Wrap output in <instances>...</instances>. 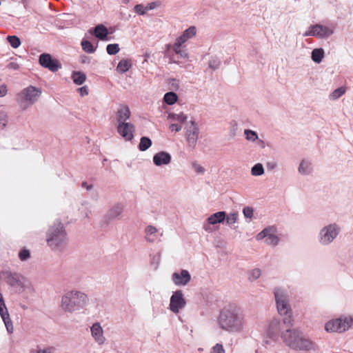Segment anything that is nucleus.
Segmentation results:
<instances>
[{"instance_id": "nucleus-1", "label": "nucleus", "mask_w": 353, "mask_h": 353, "mask_svg": "<svg viewBox=\"0 0 353 353\" xmlns=\"http://www.w3.org/2000/svg\"><path fill=\"white\" fill-rule=\"evenodd\" d=\"M219 329L230 334H241L247 331L248 319L244 308L230 303L220 310L216 318Z\"/></svg>"}, {"instance_id": "nucleus-2", "label": "nucleus", "mask_w": 353, "mask_h": 353, "mask_svg": "<svg viewBox=\"0 0 353 353\" xmlns=\"http://www.w3.org/2000/svg\"><path fill=\"white\" fill-rule=\"evenodd\" d=\"M287 327L285 330L281 332L280 336L283 343L290 349L300 352L316 350V343L305 337L298 329Z\"/></svg>"}, {"instance_id": "nucleus-3", "label": "nucleus", "mask_w": 353, "mask_h": 353, "mask_svg": "<svg viewBox=\"0 0 353 353\" xmlns=\"http://www.w3.org/2000/svg\"><path fill=\"white\" fill-rule=\"evenodd\" d=\"M273 294L277 312L283 317V323L286 327H292L294 320L289 291L284 287L276 286L273 290Z\"/></svg>"}, {"instance_id": "nucleus-4", "label": "nucleus", "mask_w": 353, "mask_h": 353, "mask_svg": "<svg viewBox=\"0 0 353 353\" xmlns=\"http://www.w3.org/2000/svg\"><path fill=\"white\" fill-rule=\"evenodd\" d=\"M46 243L53 251L63 252L68 245V237L63 224L56 221L46 232Z\"/></svg>"}, {"instance_id": "nucleus-5", "label": "nucleus", "mask_w": 353, "mask_h": 353, "mask_svg": "<svg viewBox=\"0 0 353 353\" xmlns=\"http://www.w3.org/2000/svg\"><path fill=\"white\" fill-rule=\"evenodd\" d=\"M89 302L87 294L81 291L72 290L65 292L61 301V307L65 312L73 313L84 308Z\"/></svg>"}, {"instance_id": "nucleus-6", "label": "nucleus", "mask_w": 353, "mask_h": 353, "mask_svg": "<svg viewBox=\"0 0 353 353\" xmlns=\"http://www.w3.org/2000/svg\"><path fill=\"white\" fill-rule=\"evenodd\" d=\"M41 89L29 85L22 89L16 97L17 103L22 111H26L35 104L41 97Z\"/></svg>"}, {"instance_id": "nucleus-7", "label": "nucleus", "mask_w": 353, "mask_h": 353, "mask_svg": "<svg viewBox=\"0 0 353 353\" xmlns=\"http://www.w3.org/2000/svg\"><path fill=\"white\" fill-rule=\"evenodd\" d=\"M341 232V226L337 223H330L319 230L317 241L323 247L329 246L338 238Z\"/></svg>"}, {"instance_id": "nucleus-8", "label": "nucleus", "mask_w": 353, "mask_h": 353, "mask_svg": "<svg viewBox=\"0 0 353 353\" xmlns=\"http://www.w3.org/2000/svg\"><path fill=\"white\" fill-rule=\"evenodd\" d=\"M353 325V315L343 314L339 317L331 319L325 324L327 332L344 333L352 328Z\"/></svg>"}, {"instance_id": "nucleus-9", "label": "nucleus", "mask_w": 353, "mask_h": 353, "mask_svg": "<svg viewBox=\"0 0 353 353\" xmlns=\"http://www.w3.org/2000/svg\"><path fill=\"white\" fill-rule=\"evenodd\" d=\"M6 280L7 283L19 294L24 292L27 289H32L30 281L17 274L7 273Z\"/></svg>"}, {"instance_id": "nucleus-10", "label": "nucleus", "mask_w": 353, "mask_h": 353, "mask_svg": "<svg viewBox=\"0 0 353 353\" xmlns=\"http://www.w3.org/2000/svg\"><path fill=\"white\" fill-rule=\"evenodd\" d=\"M256 239L257 241H263L265 244L272 247H276L280 241L277 228L274 225L265 228L256 235Z\"/></svg>"}, {"instance_id": "nucleus-11", "label": "nucleus", "mask_w": 353, "mask_h": 353, "mask_svg": "<svg viewBox=\"0 0 353 353\" xmlns=\"http://www.w3.org/2000/svg\"><path fill=\"white\" fill-rule=\"evenodd\" d=\"M334 34V29L332 27L321 24L310 26L303 34V37H315L319 39H327Z\"/></svg>"}, {"instance_id": "nucleus-12", "label": "nucleus", "mask_w": 353, "mask_h": 353, "mask_svg": "<svg viewBox=\"0 0 353 353\" xmlns=\"http://www.w3.org/2000/svg\"><path fill=\"white\" fill-rule=\"evenodd\" d=\"M186 305L183 292L180 290L173 292L170 299L169 310L174 314H178Z\"/></svg>"}, {"instance_id": "nucleus-13", "label": "nucleus", "mask_w": 353, "mask_h": 353, "mask_svg": "<svg viewBox=\"0 0 353 353\" xmlns=\"http://www.w3.org/2000/svg\"><path fill=\"white\" fill-rule=\"evenodd\" d=\"M163 231L152 225H147L144 229V239L149 243L161 241Z\"/></svg>"}, {"instance_id": "nucleus-14", "label": "nucleus", "mask_w": 353, "mask_h": 353, "mask_svg": "<svg viewBox=\"0 0 353 353\" xmlns=\"http://www.w3.org/2000/svg\"><path fill=\"white\" fill-rule=\"evenodd\" d=\"M39 63L45 68L52 72H56L61 68V65L57 59H54L49 54H41L39 57Z\"/></svg>"}, {"instance_id": "nucleus-15", "label": "nucleus", "mask_w": 353, "mask_h": 353, "mask_svg": "<svg viewBox=\"0 0 353 353\" xmlns=\"http://www.w3.org/2000/svg\"><path fill=\"white\" fill-rule=\"evenodd\" d=\"M117 130L119 134L125 141H130L133 139L135 127L132 123L130 122L119 123L117 125Z\"/></svg>"}, {"instance_id": "nucleus-16", "label": "nucleus", "mask_w": 353, "mask_h": 353, "mask_svg": "<svg viewBox=\"0 0 353 353\" xmlns=\"http://www.w3.org/2000/svg\"><path fill=\"white\" fill-rule=\"evenodd\" d=\"M0 316L5 324L8 332L10 334L12 333L14 331L12 322L10 319V315L1 293H0Z\"/></svg>"}, {"instance_id": "nucleus-17", "label": "nucleus", "mask_w": 353, "mask_h": 353, "mask_svg": "<svg viewBox=\"0 0 353 353\" xmlns=\"http://www.w3.org/2000/svg\"><path fill=\"white\" fill-rule=\"evenodd\" d=\"M171 280L176 286H185L191 280V275L186 270L175 272L172 274Z\"/></svg>"}, {"instance_id": "nucleus-18", "label": "nucleus", "mask_w": 353, "mask_h": 353, "mask_svg": "<svg viewBox=\"0 0 353 353\" xmlns=\"http://www.w3.org/2000/svg\"><path fill=\"white\" fill-rule=\"evenodd\" d=\"M281 320L279 318L272 319L267 325L265 336L272 340L276 339L281 331Z\"/></svg>"}, {"instance_id": "nucleus-19", "label": "nucleus", "mask_w": 353, "mask_h": 353, "mask_svg": "<svg viewBox=\"0 0 353 353\" xmlns=\"http://www.w3.org/2000/svg\"><path fill=\"white\" fill-rule=\"evenodd\" d=\"M90 333L94 342L99 345H102L105 343L106 339L100 323L96 322L92 325L90 327Z\"/></svg>"}, {"instance_id": "nucleus-20", "label": "nucleus", "mask_w": 353, "mask_h": 353, "mask_svg": "<svg viewBox=\"0 0 353 353\" xmlns=\"http://www.w3.org/2000/svg\"><path fill=\"white\" fill-rule=\"evenodd\" d=\"M313 170L314 167L311 159L306 158L301 161L298 167V172L301 175L309 176L312 174Z\"/></svg>"}, {"instance_id": "nucleus-21", "label": "nucleus", "mask_w": 353, "mask_h": 353, "mask_svg": "<svg viewBox=\"0 0 353 353\" xmlns=\"http://www.w3.org/2000/svg\"><path fill=\"white\" fill-rule=\"evenodd\" d=\"M171 155L166 152H159L153 157V162L157 166L168 165L171 161Z\"/></svg>"}, {"instance_id": "nucleus-22", "label": "nucleus", "mask_w": 353, "mask_h": 353, "mask_svg": "<svg viewBox=\"0 0 353 353\" xmlns=\"http://www.w3.org/2000/svg\"><path fill=\"white\" fill-rule=\"evenodd\" d=\"M199 131L194 121H191V125L187 130V139L190 146H194L198 139Z\"/></svg>"}, {"instance_id": "nucleus-23", "label": "nucleus", "mask_w": 353, "mask_h": 353, "mask_svg": "<svg viewBox=\"0 0 353 353\" xmlns=\"http://www.w3.org/2000/svg\"><path fill=\"white\" fill-rule=\"evenodd\" d=\"M89 32L94 34V36L100 40H108V35L109 34L108 28L103 24H99L94 28L90 29Z\"/></svg>"}, {"instance_id": "nucleus-24", "label": "nucleus", "mask_w": 353, "mask_h": 353, "mask_svg": "<svg viewBox=\"0 0 353 353\" xmlns=\"http://www.w3.org/2000/svg\"><path fill=\"white\" fill-rule=\"evenodd\" d=\"M123 211V205L121 203H117L114 205L107 212L105 218L108 221H112L117 219L121 215Z\"/></svg>"}, {"instance_id": "nucleus-25", "label": "nucleus", "mask_w": 353, "mask_h": 353, "mask_svg": "<svg viewBox=\"0 0 353 353\" xmlns=\"http://www.w3.org/2000/svg\"><path fill=\"white\" fill-rule=\"evenodd\" d=\"M131 113L128 106L125 105H121L117 112V119L118 124L119 123H128L130 117Z\"/></svg>"}, {"instance_id": "nucleus-26", "label": "nucleus", "mask_w": 353, "mask_h": 353, "mask_svg": "<svg viewBox=\"0 0 353 353\" xmlns=\"http://www.w3.org/2000/svg\"><path fill=\"white\" fill-rule=\"evenodd\" d=\"M196 34V28L195 26H190L185 30L182 34L177 37L176 39L184 44L189 39H192Z\"/></svg>"}, {"instance_id": "nucleus-27", "label": "nucleus", "mask_w": 353, "mask_h": 353, "mask_svg": "<svg viewBox=\"0 0 353 353\" xmlns=\"http://www.w3.org/2000/svg\"><path fill=\"white\" fill-rule=\"evenodd\" d=\"M225 219V212L223 211H219L216 213L211 214L208 218V222L210 225H215L216 223H222Z\"/></svg>"}, {"instance_id": "nucleus-28", "label": "nucleus", "mask_w": 353, "mask_h": 353, "mask_svg": "<svg viewBox=\"0 0 353 353\" xmlns=\"http://www.w3.org/2000/svg\"><path fill=\"white\" fill-rule=\"evenodd\" d=\"M183 44L176 39L172 46V50L175 54L179 55L180 57L186 59L188 57V53L187 50L183 47Z\"/></svg>"}, {"instance_id": "nucleus-29", "label": "nucleus", "mask_w": 353, "mask_h": 353, "mask_svg": "<svg viewBox=\"0 0 353 353\" xmlns=\"http://www.w3.org/2000/svg\"><path fill=\"white\" fill-rule=\"evenodd\" d=\"M325 57V50L321 48H314L311 52V59L316 63H320Z\"/></svg>"}, {"instance_id": "nucleus-30", "label": "nucleus", "mask_w": 353, "mask_h": 353, "mask_svg": "<svg viewBox=\"0 0 353 353\" xmlns=\"http://www.w3.org/2000/svg\"><path fill=\"white\" fill-rule=\"evenodd\" d=\"M80 214L83 217H88L91 214L90 203L88 201H83L81 206L78 209Z\"/></svg>"}, {"instance_id": "nucleus-31", "label": "nucleus", "mask_w": 353, "mask_h": 353, "mask_svg": "<svg viewBox=\"0 0 353 353\" xmlns=\"http://www.w3.org/2000/svg\"><path fill=\"white\" fill-rule=\"evenodd\" d=\"M72 79L77 85H82L86 79V76L84 73L79 71H74L72 74Z\"/></svg>"}, {"instance_id": "nucleus-32", "label": "nucleus", "mask_w": 353, "mask_h": 353, "mask_svg": "<svg viewBox=\"0 0 353 353\" xmlns=\"http://www.w3.org/2000/svg\"><path fill=\"white\" fill-rule=\"evenodd\" d=\"M152 145V141L147 137H142L139 144V149L141 151L147 150Z\"/></svg>"}, {"instance_id": "nucleus-33", "label": "nucleus", "mask_w": 353, "mask_h": 353, "mask_svg": "<svg viewBox=\"0 0 353 353\" xmlns=\"http://www.w3.org/2000/svg\"><path fill=\"white\" fill-rule=\"evenodd\" d=\"M131 67V63L129 60L127 59H123L119 61L118 63V65L117 67V69L119 72L121 73H124L127 72Z\"/></svg>"}, {"instance_id": "nucleus-34", "label": "nucleus", "mask_w": 353, "mask_h": 353, "mask_svg": "<svg viewBox=\"0 0 353 353\" xmlns=\"http://www.w3.org/2000/svg\"><path fill=\"white\" fill-rule=\"evenodd\" d=\"M261 275V270L259 268L252 269L248 272V279L250 281L257 280Z\"/></svg>"}, {"instance_id": "nucleus-35", "label": "nucleus", "mask_w": 353, "mask_h": 353, "mask_svg": "<svg viewBox=\"0 0 353 353\" xmlns=\"http://www.w3.org/2000/svg\"><path fill=\"white\" fill-rule=\"evenodd\" d=\"M178 97L173 92H167L163 97L164 101L168 105H173L177 101Z\"/></svg>"}, {"instance_id": "nucleus-36", "label": "nucleus", "mask_w": 353, "mask_h": 353, "mask_svg": "<svg viewBox=\"0 0 353 353\" xmlns=\"http://www.w3.org/2000/svg\"><path fill=\"white\" fill-rule=\"evenodd\" d=\"M82 49L88 53H93L96 50V48L93 46L92 43L86 39H83L81 41Z\"/></svg>"}, {"instance_id": "nucleus-37", "label": "nucleus", "mask_w": 353, "mask_h": 353, "mask_svg": "<svg viewBox=\"0 0 353 353\" xmlns=\"http://www.w3.org/2000/svg\"><path fill=\"white\" fill-rule=\"evenodd\" d=\"M244 134L245 136V139L251 142H254L259 139L257 133L252 130L245 129L244 130Z\"/></svg>"}, {"instance_id": "nucleus-38", "label": "nucleus", "mask_w": 353, "mask_h": 353, "mask_svg": "<svg viewBox=\"0 0 353 353\" xmlns=\"http://www.w3.org/2000/svg\"><path fill=\"white\" fill-rule=\"evenodd\" d=\"M345 92V88L343 87H340L335 89L330 94V99L336 100L343 96Z\"/></svg>"}, {"instance_id": "nucleus-39", "label": "nucleus", "mask_w": 353, "mask_h": 353, "mask_svg": "<svg viewBox=\"0 0 353 353\" xmlns=\"http://www.w3.org/2000/svg\"><path fill=\"white\" fill-rule=\"evenodd\" d=\"M7 41L13 48H17L21 46L20 39L15 35L8 36Z\"/></svg>"}, {"instance_id": "nucleus-40", "label": "nucleus", "mask_w": 353, "mask_h": 353, "mask_svg": "<svg viewBox=\"0 0 353 353\" xmlns=\"http://www.w3.org/2000/svg\"><path fill=\"white\" fill-rule=\"evenodd\" d=\"M264 173V168L261 163L255 164L251 169V174L253 176H261Z\"/></svg>"}, {"instance_id": "nucleus-41", "label": "nucleus", "mask_w": 353, "mask_h": 353, "mask_svg": "<svg viewBox=\"0 0 353 353\" xmlns=\"http://www.w3.org/2000/svg\"><path fill=\"white\" fill-rule=\"evenodd\" d=\"M168 118L172 121L183 123L186 121L187 116L185 114H184L183 113L170 114L168 116Z\"/></svg>"}, {"instance_id": "nucleus-42", "label": "nucleus", "mask_w": 353, "mask_h": 353, "mask_svg": "<svg viewBox=\"0 0 353 353\" xmlns=\"http://www.w3.org/2000/svg\"><path fill=\"white\" fill-rule=\"evenodd\" d=\"M120 48L117 43L108 44L106 47V50L108 54L114 55L119 52Z\"/></svg>"}, {"instance_id": "nucleus-43", "label": "nucleus", "mask_w": 353, "mask_h": 353, "mask_svg": "<svg viewBox=\"0 0 353 353\" xmlns=\"http://www.w3.org/2000/svg\"><path fill=\"white\" fill-rule=\"evenodd\" d=\"M239 214L237 212L230 213L227 216L225 215V220L227 224L229 225L234 224L238 220Z\"/></svg>"}, {"instance_id": "nucleus-44", "label": "nucleus", "mask_w": 353, "mask_h": 353, "mask_svg": "<svg viewBox=\"0 0 353 353\" xmlns=\"http://www.w3.org/2000/svg\"><path fill=\"white\" fill-rule=\"evenodd\" d=\"M18 256L21 261H26L30 258V252L26 248H23L19 251Z\"/></svg>"}, {"instance_id": "nucleus-45", "label": "nucleus", "mask_w": 353, "mask_h": 353, "mask_svg": "<svg viewBox=\"0 0 353 353\" xmlns=\"http://www.w3.org/2000/svg\"><path fill=\"white\" fill-rule=\"evenodd\" d=\"M8 122L7 112L3 110H0V128L6 127Z\"/></svg>"}, {"instance_id": "nucleus-46", "label": "nucleus", "mask_w": 353, "mask_h": 353, "mask_svg": "<svg viewBox=\"0 0 353 353\" xmlns=\"http://www.w3.org/2000/svg\"><path fill=\"white\" fill-rule=\"evenodd\" d=\"M57 349L54 346H46L43 347H39L36 353H56Z\"/></svg>"}, {"instance_id": "nucleus-47", "label": "nucleus", "mask_w": 353, "mask_h": 353, "mask_svg": "<svg viewBox=\"0 0 353 353\" xmlns=\"http://www.w3.org/2000/svg\"><path fill=\"white\" fill-rule=\"evenodd\" d=\"M243 214L245 218L251 219L253 217L254 210L252 207L246 206L243 209Z\"/></svg>"}, {"instance_id": "nucleus-48", "label": "nucleus", "mask_w": 353, "mask_h": 353, "mask_svg": "<svg viewBox=\"0 0 353 353\" xmlns=\"http://www.w3.org/2000/svg\"><path fill=\"white\" fill-rule=\"evenodd\" d=\"M220 64V61L216 57H212L209 61V67L213 70H216L219 68Z\"/></svg>"}, {"instance_id": "nucleus-49", "label": "nucleus", "mask_w": 353, "mask_h": 353, "mask_svg": "<svg viewBox=\"0 0 353 353\" xmlns=\"http://www.w3.org/2000/svg\"><path fill=\"white\" fill-rule=\"evenodd\" d=\"M192 165L196 173L198 174H204L205 170L200 164L197 163L196 162H193Z\"/></svg>"}, {"instance_id": "nucleus-50", "label": "nucleus", "mask_w": 353, "mask_h": 353, "mask_svg": "<svg viewBox=\"0 0 353 353\" xmlns=\"http://www.w3.org/2000/svg\"><path fill=\"white\" fill-rule=\"evenodd\" d=\"M225 351L222 344L216 343L212 348L211 353H225Z\"/></svg>"}, {"instance_id": "nucleus-51", "label": "nucleus", "mask_w": 353, "mask_h": 353, "mask_svg": "<svg viewBox=\"0 0 353 353\" xmlns=\"http://www.w3.org/2000/svg\"><path fill=\"white\" fill-rule=\"evenodd\" d=\"M134 10L139 15H144L147 8H145L141 4H137L134 6Z\"/></svg>"}, {"instance_id": "nucleus-52", "label": "nucleus", "mask_w": 353, "mask_h": 353, "mask_svg": "<svg viewBox=\"0 0 353 353\" xmlns=\"http://www.w3.org/2000/svg\"><path fill=\"white\" fill-rule=\"evenodd\" d=\"M77 90L79 92L80 95L81 97L85 96L88 94V88L87 85H84L81 88H79L77 89Z\"/></svg>"}, {"instance_id": "nucleus-53", "label": "nucleus", "mask_w": 353, "mask_h": 353, "mask_svg": "<svg viewBox=\"0 0 353 353\" xmlns=\"http://www.w3.org/2000/svg\"><path fill=\"white\" fill-rule=\"evenodd\" d=\"M7 68L10 70H17L19 68V65L17 62L12 61L7 65Z\"/></svg>"}, {"instance_id": "nucleus-54", "label": "nucleus", "mask_w": 353, "mask_h": 353, "mask_svg": "<svg viewBox=\"0 0 353 353\" xmlns=\"http://www.w3.org/2000/svg\"><path fill=\"white\" fill-rule=\"evenodd\" d=\"M7 86L5 84L0 85V97H3L7 94Z\"/></svg>"}, {"instance_id": "nucleus-55", "label": "nucleus", "mask_w": 353, "mask_h": 353, "mask_svg": "<svg viewBox=\"0 0 353 353\" xmlns=\"http://www.w3.org/2000/svg\"><path fill=\"white\" fill-rule=\"evenodd\" d=\"M170 128L172 131L179 132L182 127L181 125L176 123H172L170 125Z\"/></svg>"}, {"instance_id": "nucleus-56", "label": "nucleus", "mask_w": 353, "mask_h": 353, "mask_svg": "<svg viewBox=\"0 0 353 353\" xmlns=\"http://www.w3.org/2000/svg\"><path fill=\"white\" fill-rule=\"evenodd\" d=\"M81 187L83 188H85L88 191H90V190H91L92 189L93 185H92V184H90V183H87V182H83L81 183Z\"/></svg>"}, {"instance_id": "nucleus-57", "label": "nucleus", "mask_w": 353, "mask_h": 353, "mask_svg": "<svg viewBox=\"0 0 353 353\" xmlns=\"http://www.w3.org/2000/svg\"><path fill=\"white\" fill-rule=\"evenodd\" d=\"M276 166L277 164L275 161H270L267 163V168L270 170L275 169Z\"/></svg>"}, {"instance_id": "nucleus-58", "label": "nucleus", "mask_w": 353, "mask_h": 353, "mask_svg": "<svg viewBox=\"0 0 353 353\" xmlns=\"http://www.w3.org/2000/svg\"><path fill=\"white\" fill-rule=\"evenodd\" d=\"M130 17H131V16H130V14H129L128 16L122 17V19L124 20H129Z\"/></svg>"}, {"instance_id": "nucleus-59", "label": "nucleus", "mask_w": 353, "mask_h": 353, "mask_svg": "<svg viewBox=\"0 0 353 353\" xmlns=\"http://www.w3.org/2000/svg\"><path fill=\"white\" fill-rule=\"evenodd\" d=\"M121 14L122 15V17H126V16H125V14H123V13H122V12H121Z\"/></svg>"}, {"instance_id": "nucleus-60", "label": "nucleus", "mask_w": 353, "mask_h": 353, "mask_svg": "<svg viewBox=\"0 0 353 353\" xmlns=\"http://www.w3.org/2000/svg\"><path fill=\"white\" fill-rule=\"evenodd\" d=\"M85 61H86V59H83V61H82L83 63H85Z\"/></svg>"}]
</instances>
